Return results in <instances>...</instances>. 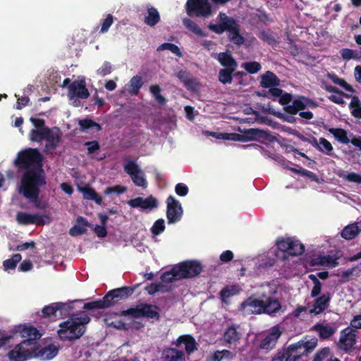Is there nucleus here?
Listing matches in <instances>:
<instances>
[{"label": "nucleus", "mask_w": 361, "mask_h": 361, "mask_svg": "<svg viewBox=\"0 0 361 361\" xmlns=\"http://www.w3.org/2000/svg\"><path fill=\"white\" fill-rule=\"evenodd\" d=\"M14 163L18 169L26 170L22 175L20 185L46 179L42 156L37 149L28 148L19 152Z\"/></svg>", "instance_id": "1"}, {"label": "nucleus", "mask_w": 361, "mask_h": 361, "mask_svg": "<svg viewBox=\"0 0 361 361\" xmlns=\"http://www.w3.org/2000/svg\"><path fill=\"white\" fill-rule=\"evenodd\" d=\"M276 290L269 285L262 286L250 297V312L253 314H273L281 308L277 300H271L270 296Z\"/></svg>", "instance_id": "2"}, {"label": "nucleus", "mask_w": 361, "mask_h": 361, "mask_svg": "<svg viewBox=\"0 0 361 361\" xmlns=\"http://www.w3.org/2000/svg\"><path fill=\"white\" fill-rule=\"evenodd\" d=\"M90 321L87 314L80 317H72L61 322L57 333L61 341H73L80 338L86 330L85 325Z\"/></svg>", "instance_id": "3"}, {"label": "nucleus", "mask_w": 361, "mask_h": 361, "mask_svg": "<svg viewBox=\"0 0 361 361\" xmlns=\"http://www.w3.org/2000/svg\"><path fill=\"white\" fill-rule=\"evenodd\" d=\"M283 332V329L279 325L271 327L267 332L257 334L252 341L253 350L265 353L273 350Z\"/></svg>", "instance_id": "4"}, {"label": "nucleus", "mask_w": 361, "mask_h": 361, "mask_svg": "<svg viewBox=\"0 0 361 361\" xmlns=\"http://www.w3.org/2000/svg\"><path fill=\"white\" fill-rule=\"evenodd\" d=\"M47 184L46 179L42 180L32 181L26 184L20 185L18 192L25 198L33 203L38 209H45L47 207V203L42 202L39 199L41 188Z\"/></svg>", "instance_id": "5"}, {"label": "nucleus", "mask_w": 361, "mask_h": 361, "mask_svg": "<svg viewBox=\"0 0 361 361\" xmlns=\"http://www.w3.org/2000/svg\"><path fill=\"white\" fill-rule=\"evenodd\" d=\"M159 310L157 305L140 303L135 307H131L126 310L121 312V316H131V317L137 318H146L147 319L154 322L158 321L160 319V314L158 312Z\"/></svg>", "instance_id": "6"}, {"label": "nucleus", "mask_w": 361, "mask_h": 361, "mask_svg": "<svg viewBox=\"0 0 361 361\" xmlns=\"http://www.w3.org/2000/svg\"><path fill=\"white\" fill-rule=\"evenodd\" d=\"M185 11L190 17L203 18H207L216 12L209 0H187Z\"/></svg>", "instance_id": "7"}, {"label": "nucleus", "mask_w": 361, "mask_h": 361, "mask_svg": "<svg viewBox=\"0 0 361 361\" xmlns=\"http://www.w3.org/2000/svg\"><path fill=\"white\" fill-rule=\"evenodd\" d=\"M135 288L123 286L109 290L104 297L106 308L117 304L119 301L128 298L134 292Z\"/></svg>", "instance_id": "8"}, {"label": "nucleus", "mask_w": 361, "mask_h": 361, "mask_svg": "<svg viewBox=\"0 0 361 361\" xmlns=\"http://www.w3.org/2000/svg\"><path fill=\"white\" fill-rule=\"evenodd\" d=\"M176 267L181 279L194 278L202 271L201 263L197 260L183 261L176 264Z\"/></svg>", "instance_id": "9"}, {"label": "nucleus", "mask_w": 361, "mask_h": 361, "mask_svg": "<svg viewBox=\"0 0 361 361\" xmlns=\"http://www.w3.org/2000/svg\"><path fill=\"white\" fill-rule=\"evenodd\" d=\"M166 218L169 224H173L180 221L183 210L180 202L173 195H169L166 200Z\"/></svg>", "instance_id": "10"}, {"label": "nucleus", "mask_w": 361, "mask_h": 361, "mask_svg": "<svg viewBox=\"0 0 361 361\" xmlns=\"http://www.w3.org/2000/svg\"><path fill=\"white\" fill-rule=\"evenodd\" d=\"M278 248L290 255H300L305 250L304 245L293 238H283L277 240Z\"/></svg>", "instance_id": "11"}, {"label": "nucleus", "mask_w": 361, "mask_h": 361, "mask_svg": "<svg viewBox=\"0 0 361 361\" xmlns=\"http://www.w3.org/2000/svg\"><path fill=\"white\" fill-rule=\"evenodd\" d=\"M356 342L355 331L351 328H346L341 331L337 345L341 350L345 353H350L355 349Z\"/></svg>", "instance_id": "12"}, {"label": "nucleus", "mask_w": 361, "mask_h": 361, "mask_svg": "<svg viewBox=\"0 0 361 361\" xmlns=\"http://www.w3.org/2000/svg\"><path fill=\"white\" fill-rule=\"evenodd\" d=\"M68 97L71 100L73 99H86L90 97V92L86 87L84 79L74 80L68 86Z\"/></svg>", "instance_id": "13"}, {"label": "nucleus", "mask_w": 361, "mask_h": 361, "mask_svg": "<svg viewBox=\"0 0 361 361\" xmlns=\"http://www.w3.org/2000/svg\"><path fill=\"white\" fill-rule=\"evenodd\" d=\"M26 344L23 341L16 345L14 348L8 353V357L12 361H26L33 358V348H27Z\"/></svg>", "instance_id": "14"}, {"label": "nucleus", "mask_w": 361, "mask_h": 361, "mask_svg": "<svg viewBox=\"0 0 361 361\" xmlns=\"http://www.w3.org/2000/svg\"><path fill=\"white\" fill-rule=\"evenodd\" d=\"M18 331L20 332L22 338H26L23 341V344H26L27 346H34L36 341L39 340L42 336L39 330L32 326L20 325Z\"/></svg>", "instance_id": "15"}, {"label": "nucleus", "mask_w": 361, "mask_h": 361, "mask_svg": "<svg viewBox=\"0 0 361 361\" xmlns=\"http://www.w3.org/2000/svg\"><path fill=\"white\" fill-rule=\"evenodd\" d=\"M317 345V340L312 338L307 341H300L296 343L290 345V349H293L298 359L302 355H307L311 352Z\"/></svg>", "instance_id": "16"}, {"label": "nucleus", "mask_w": 361, "mask_h": 361, "mask_svg": "<svg viewBox=\"0 0 361 361\" xmlns=\"http://www.w3.org/2000/svg\"><path fill=\"white\" fill-rule=\"evenodd\" d=\"M33 352V358L39 357L42 360H48L56 356L59 348L54 344H49L44 348L34 347Z\"/></svg>", "instance_id": "17"}, {"label": "nucleus", "mask_w": 361, "mask_h": 361, "mask_svg": "<svg viewBox=\"0 0 361 361\" xmlns=\"http://www.w3.org/2000/svg\"><path fill=\"white\" fill-rule=\"evenodd\" d=\"M45 216H41L39 214H32L26 212H18L16 215V220L19 224L22 225H44L45 221L44 217Z\"/></svg>", "instance_id": "18"}, {"label": "nucleus", "mask_w": 361, "mask_h": 361, "mask_svg": "<svg viewBox=\"0 0 361 361\" xmlns=\"http://www.w3.org/2000/svg\"><path fill=\"white\" fill-rule=\"evenodd\" d=\"M61 139V135L59 128L56 129V132L49 129V133L47 135L46 137L44 138L46 140V144L44 149V152L46 154H52L59 145Z\"/></svg>", "instance_id": "19"}, {"label": "nucleus", "mask_w": 361, "mask_h": 361, "mask_svg": "<svg viewBox=\"0 0 361 361\" xmlns=\"http://www.w3.org/2000/svg\"><path fill=\"white\" fill-rule=\"evenodd\" d=\"M66 305L63 302H54L49 305H46L42 310V317L51 319H56L57 312H59L60 316H61L62 312L63 310H66Z\"/></svg>", "instance_id": "20"}, {"label": "nucleus", "mask_w": 361, "mask_h": 361, "mask_svg": "<svg viewBox=\"0 0 361 361\" xmlns=\"http://www.w3.org/2000/svg\"><path fill=\"white\" fill-rule=\"evenodd\" d=\"M330 295L329 293L323 294L317 298L311 308L309 309L310 314H319L323 312L328 307L330 301Z\"/></svg>", "instance_id": "21"}, {"label": "nucleus", "mask_w": 361, "mask_h": 361, "mask_svg": "<svg viewBox=\"0 0 361 361\" xmlns=\"http://www.w3.org/2000/svg\"><path fill=\"white\" fill-rule=\"evenodd\" d=\"M162 361H185L183 351L174 348H166L161 353Z\"/></svg>", "instance_id": "22"}, {"label": "nucleus", "mask_w": 361, "mask_h": 361, "mask_svg": "<svg viewBox=\"0 0 361 361\" xmlns=\"http://www.w3.org/2000/svg\"><path fill=\"white\" fill-rule=\"evenodd\" d=\"M173 344L176 346L184 344L185 351L188 354H190L197 349V343L191 335L180 336L175 342H173Z\"/></svg>", "instance_id": "23"}, {"label": "nucleus", "mask_w": 361, "mask_h": 361, "mask_svg": "<svg viewBox=\"0 0 361 361\" xmlns=\"http://www.w3.org/2000/svg\"><path fill=\"white\" fill-rule=\"evenodd\" d=\"M90 226L87 220L83 216H78L76 219V224L69 230V234L71 236H77L84 234L87 232V226Z\"/></svg>", "instance_id": "24"}, {"label": "nucleus", "mask_w": 361, "mask_h": 361, "mask_svg": "<svg viewBox=\"0 0 361 361\" xmlns=\"http://www.w3.org/2000/svg\"><path fill=\"white\" fill-rule=\"evenodd\" d=\"M360 232L361 221L345 226L341 232V236L346 240H351L356 237Z\"/></svg>", "instance_id": "25"}, {"label": "nucleus", "mask_w": 361, "mask_h": 361, "mask_svg": "<svg viewBox=\"0 0 361 361\" xmlns=\"http://www.w3.org/2000/svg\"><path fill=\"white\" fill-rule=\"evenodd\" d=\"M310 101L305 97H298L293 101L292 104L288 105L286 111L290 114H295L309 106Z\"/></svg>", "instance_id": "26"}, {"label": "nucleus", "mask_w": 361, "mask_h": 361, "mask_svg": "<svg viewBox=\"0 0 361 361\" xmlns=\"http://www.w3.org/2000/svg\"><path fill=\"white\" fill-rule=\"evenodd\" d=\"M230 26L226 31H228V37L231 42L235 44L240 45L244 42V38L240 35L238 25L236 21L235 24H228Z\"/></svg>", "instance_id": "27"}, {"label": "nucleus", "mask_w": 361, "mask_h": 361, "mask_svg": "<svg viewBox=\"0 0 361 361\" xmlns=\"http://www.w3.org/2000/svg\"><path fill=\"white\" fill-rule=\"evenodd\" d=\"M79 190L82 193L84 199L92 200L99 205L102 204V197L92 188L86 185L82 188H79Z\"/></svg>", "instance_id": "28"}, {"label": "nucleus", "mask_w": 361, "mask_h": 361, "mask_svg": "<svg viewBox=\"0 0 361 361\" xmlns=\"http://www.w3.org/2000/svg\"><path fill=\"white\" fill-rule=\"evenodd\" d=\"M160 20L161 18L158 10L153 6L148 7L147 15L144 18V23L150 27H154Z\"/></svg>", "instance_id": "29"}, {"label": "nucleus", "mask_w": 361, "mask_h": 361, "mask_svg": "<svg viewBox=\"0 0 361 361\" xmlns=\"http://www.w3.org/2000/svg\"><path fill=\"white\" fill-rule=\"evenodd\" d=\"M338 259L331 256H318L312 260V265H322L329 268L338 265Z\"/></svg>", "instance_id": "30"}, {"label": "nucleus", "mask_w": 361, "mask_h": 361, "mask_svg": "<svg viewBox=\"0 0 361 361\" xmlns=\"http://www.w3.org/2000/svg\"><path fill=\"white\" fill-rule=\"evenodd\" d=\"M177 77L184 84V86L186 88L195 90L197 85V80L192 77L188 71L185 70H181L178 73Z\"/></svg>", "instance_id": "31"}, {"label": "nucleus", "mask_w": 361, "mask_h": 361, "mask_svg": "<svg viewBox=\"0 0 361 361\" xmlns=\"http://www.w3.org/2000/svg\"><path fill=\"white\" fill-rule=\"evenodd\" d=\"M217 59L225 68H236L238 66L236 61L228 51L219 53Z\"/></svg>", "instance_id": "32"}, {"label": "nucleus", "mask_w": 361, "mask_h": 361, "mask_svg": "<svg viewBox=\"0 0 361 361\" xmlns=\"http://www.w3.org/2000/svg\"><path fill=\"white\" fill-rule=\"evenodd\" d=\"M183 25L194 34L200 37H207V34L203 31L198 25L190 18H185L183 19Z\"/></svg>", "instance_id": "33"}, {"label": "nucleus", "mask_w": 361, "mask_h": 361, "mask_svg": "<svg viewBox=\"0 0 361 361\" xmlns=\"http://www.w3.org/2000/svg\"><path fill=\"white\" fill-rule=\"evenodd\" d=\"M315 329L322 338H328L336 331V329L330 324H317Z\"/></svg>", "instance_id": "34"}, {"label": "nucleus", "mask_w": 361, "mask_h": 361, "mask_svg": "<svg viewBox=\"0 0 361 361\" xmlns=\"http://www.w3.org/2000/svg\"><path fill=\"white\" fill-rule=\"evenodd\" d=\"M176 265L167 271L164 272L161 276V280L163 283H172L175 281L180 280Z\"/></svg>", "instance_id": "35"}, {"label": "nucleus", "mask_w": 361, "mask_h": 361, "mask_svg": "<svg viewBox=\"0 0 361 361\" xmlns=\"http://www.w3.org/2000/svg\"><path fill=\"white\" fill-rule=\"evenodd\" d=\"M247 133V132H245L244 135H241L238 133H212V135L219 140L239 141L242 140L243 137H246Z\"/></svg>", "instance_id": "36"}, {"label": "nucleus", "mask_w": 361, "mask_h": 361, "mask_svg": "<svg viewBox=\"0 0 361 361\" xmlns=\"http://www.w3.org/2000/svg\"><path fill=\"white\" fill-rule=\"evenodd\" d=\"M261 84L263 87H271L279 84V80L273 73L267 71L262 77Z\"/></svg>", "instance_id": "37"}, {"label": "nucleus", "mask_w": 361, "mask_h": 361, "mask_svg": "<svg viewBox=\"0 0 361 361\" xmlns=\"http://www.w3.org/2000/svg\"><path fill=\"white\" fill-rule=\"evenodd\" d=\"M297 356L293 350L290 349V345H289L285 353L278 354L273 358L272 361H297L298 360Z\"/></svg>", "instance_id": "38"}, {"label": "nucleus", "mask_w": 361, "mask_h": 361, "mask_svg": "<svg viewBox=\"0 0 361 361\" xmlns=\"http://www.w3.org/2000/svg\"><path fill=\"white\" fill-rule=\"evenodd\" d=\"M50 128L32 129L30 133V138L32 141L39 142L44 140L46 135L49 133Z\"/></svg>", "instance_id": "39"}, {"label": "nucleus", "mask_w": 361, "mask_h": 361, "mask_svg": "<svg viewBox=\"0 0 361 361\" xmlns=\"http://www.w3.org/2000/svg\"><path fill=\"white\" fill-rule=\"evenodd\" d=\"M149 92L154 98L155 101L160 105H164L166 103V99L161 94V89L158 85H153L149 87Z\"/></svg>", "instance_id": "40"}, {"label": "nucleus", "mask_w": 361, "mask_h": 361, "mask_svg": "<svg viewBox=\"0 0 361 361\" xmlns=\"http://www.w3.org/2000/svg\"><path fill=\"white\" fill-rule=\"evenodd\" d=\"M236 68H223L219 71V80L226 85L231 83L233 80L232 73Z\"/></svg>", "instance_id": "41"}, {"label": "nucleus", "mask_w": 361, "mask_h": 361, "mask_svg": "<svg viewBox=\"0 0 361 361\" xmlns=\"http://www.w3.org/2000/svg\"><path fill=\"white\" fill-rule=\"evenodd\" d=\"M313 145L317 147L319 149L326 154H329L333 150L331 144L325 138L321 137L317 142L316 140L313 142Z\"/></svg>", "instance_id": "42"}, {"label": "nucleus", "mask_w": 361, "mask_h": 361, "mask_svg": "<svg viewBox=\"0 0 361 361\" xmlns=\"http://www.w3.org/2000/svg\"><path fill=\"white\" fill-rule=\"evenodd\" d=\"M238 293L234 286H226L220 291V298L223 302L227 303V300Z\"/></svg>", "instance_id": "43"}, {"label": "nucleus", "mask_w": 361, "mask_h": 361, "mask_svg": "<svg viewBox=\"0 0 361 361\" xmlns=\"http://www.w3.org/2000/svg\"><path fill=\"white\" fill-rule=\"evenodd\" d=\"M329 131L338 140L339 142L347 144L350 142V139L348 137L347 132L341 128H330Z\"/></svg>", "instance_id": "44"}, {"label": "nucleus", "mask_w": 361, "mask_h": 361, "mask_svg": "<svg viewBox=\"0 0 361 361\" xmlns=\"http://www.w3.org/2000/svg\"><path fill=\"white\" fill-rule=\"evenodd\" d=\"M224 338L226 343H232L239 339V334L235 328L231 326L228 328L225 331Z\"/></svg>", "instance_id": "45"}, {"label": "nucleus", "mask_w": 361, "mask_h": 361, "mask_svg": "<svg viewBox=\"0 0 361 361\" xmlns=\"http://www.w3.org/2000/svg\"><path fill=\"white\" fill-rule=\"evenodd\" d=\"M78 125L80 126V130L82 131H85L92 128H96L97 131L101 130L100 125L90 118L80 120L78 122Z\"/></svg>", "instance_id": "46"}, {"label": "nucleus", "mask_w": 361, "mask_h": 361, "mask_svg": "<svg viewBox=\"0 0 361 361\" xmlns=\"http://www.w3.org/2000/svg\"><path fill=\"white\" fill-rule=\"evenodd\" d=\"M158 207L157 200L152 195L148 196L147 198L142 197L141 209H153Z\"/></svg>", "instance_id": "47"}, {"label": "nucleus", "mask_w": 361, "mask_h": 361, "mask_svg": "<svg viewBox=\"0 0 361 361\" xmlns=\"http://www.w3.org/2000/svg\"><path fill=\"white\" fill-rule=\"evenodd\" d=\"M169 50L177 56H182V53L180 48L175 44L165 42L159 45L157 48V51Z\"/></svg>", "instance_id": "48"}, {"label": "nucleus", "mask_w": 361, "mask_h": 361, "mask_svg": "<svg viewBox=\"0 0 361 361\" xmlns=\"http://www.w3.org/2000/svg\"><path fill=\"white\" fill-rule=\"evenodd\" d=\"M349 106L352 110V114L356 118H361V104L358 97H353L351 99Z\"/></svg>", "instance_id": "49"}, {"label": "nucleus", "mask_w": 361, "mask_h": 361, "mask_svg": "<svg viewBox=\"0 0 361 361\" xmlns=\"http://www.w3.org/2000/svg\"><path fill=\"white\" fill-rule=\"evenodd\" d=\"M130 178L136 186L142 187V188H147V182L142 170L139 173H135L133 176H130Z\"/></svg>", "instance_id": "50"}, {"label": "nucleus", "mask_w": 361, "mask_h": 361, "mask_svg": "<svg viewBox=\"0 0 361 361\" xmlns=\"http://www.w3.org/2000/svg\"><path fill=\"white\" fill-rule=\"evenodd\" d=\"M22 257L20 254H15L11 258L5 260L3 263L5 270L14 269L17 264L21 260Z\"/></svg>", "instance_id": "51"}, {"label": "nucleus", "mask_w": 361, "mask_h": 361, "mask_svg": "<svg viewBox=\"0 0 361 361\" xmlns=\"http://www.w3.org/2000/svg\"><path fill=\"white\" fill-rule=\"evenodd\" d=\"M166 228L165 222L163 219L157 220L150 228L153 236H157L164 231Z\"/></svg>", "instance_id": "52"}, {"label": "nucleus", "mask_w": 361, "mask_h": 361, "mask_svg": "<svg viewBox=\"0 0 361 361\" xmlns=\"http://www.w3.org/2000/svg\"><path fill=\"white\" fill-rule=\"evenodd\" d=\"M330 357H334L331 355L330 348L326 347L319 350L314 355L312 361H325L326 360L328 361Z\"/></svg>", "instance_id": "53"}, {"label": "nucleus", "mask_w": 361, "mask_h": 361, "mask_svg": "<svg viewBox=\"0 0 361 361\" xmlns=\"http://www.w3.org/2000/svg\"><path fill=\"white\" fill-rule=\"evenodd\" d=\"M338 176L351 183H355L358 184H361V175L352 172L348 174H345L343 171H341L338 173Z\"/></svg>", "instance_id": "54"}, {"label": "nucleus", "mask_w": 361, "mask_h": 361, "mask_svg": "<svg viewBox=\"0 0 361 361\" xmlns=\"http://www.w3.org/2000/svg\"><path fill=\"white\" fill-rule=\"evenodd\" d=\"M123 169L125 172L130 176H133V175L141 171L140 166L133 160H128L123 166Z\"/></svg>", "instance_id": "55"}, {"label": "nucleus", "mask_w": 361, "mask_h": 361, "mask_svg": "<svg viewBox=\"0 0 361 361\" xmlns=\"http://www.w3.org/2000/svg\"><path fill=\"white\" fill-rule=\"evenodd\" d=\"M130 85L132 93L137 94L142 86V78L138 75L133 76L130 80Z\"/></svg>", "instance_id": "56"}, {"label": "nucleus", "mask_w": 361, "mask_h": 361, "mask_svg": "<svg viewBox=\"0 0 361 361\" xmlns=\"http://www.w3.org/2000/svg\"><path fill=\"white\" fill-rule=\"evenodd\" d=\"M83 308L85 310H96L106 308L104 300L99 299L94 301L86 302L84 304Z\"/></svg>", "instance_id": "57"}, {"label": "nucleus", "mask_w": 361, "mask_h": 361, "mask_svg": "<svg viewBox=\"0 0 361 361\" xmlns=\"http://www.w3.org/2000/svg\"><path fill=\"white\" fill-rule=\"evenodd\" d=\"M229 27L230 26L228 24H226V22H223L222 23L219 24L210 23L208 25V28L210 30L219 35L222 34L224 32L226 31V29H228Z\"/></svg>", "instance_id": "58"}, {"label": "nucleus", "mask_w": 361, "mask_h": 361, "mask_svg": "<svg viewBox=\"0 0 361 361\" xmlns=\"http://www.w3.org/2000/svg\"><path fill=\"white\" fill-rule=\"evenodd\" d=\"M126 190H127V188L126 187L120 185H114L112 187H107L104 190V194L106 195H111L113 193L120 195V194L124 193Z\"/></svg>", "instance_id": "59"}, {"label": "nucleus", "mask_w": 361, "mask_h": 361, "mask_svg": "<svg viewBox=\"0 0 361 361\" xmlns=\"http://www.w3.org/2000/svg\"><path fill=\"white\" fill-rule=\"evenodd\" d=\"M328 77L336 84L343 87L345 90L348 91V92H352L353 91V89L352 87H350V85H349L348 84H347V82L341 79V78H338L336 75H331V74H329L328 75Z\"/></svg>", "instance_id": "60"}, {"label": "nucleus", "mask_w": 361, "mask_h": 361, "mask_svg": "<svg viewBox=\"0 0 361 361\" xmlns=\"http://www.w3.org/2000/svg\"><path fill=\"white\" fill-rule=\"evenodd\" d=\"M114 23V16L108 14L105 19L102 20L100 33H106Z\"/></svg>", "instance_id": "61"}, {"label": "nucleus", "mask_w": 361, "mask_h": 361, "mask_svg": "<svg viewBox=\"0 0 361 361\" xmlns=\"http://www.w3.org/2000/svg\"><path fill=\"white\" fill-rule=\"evenodd\" d=\"M112 71V67L109 62L105 61L102 66L97 70V75L102 77L110 74Z\"/></svg>", "instance_id": "62"}, {"label": "nucleus", "mask_w": 361, "mask_h": 361, "mask_svg": "<svg viewBox=\"0 0 361 361\" xmlns=\"http://www.w3.org/2000/svg\"><path fill=\"white\" fill-rule=\"evenodd\" d=\"M188 191H189V189H188V186L184 183H179L176 184V185L175 187L176 193L178 195L181 196V197H184V196L187 195L188 193Z\"/></svg>", "instance_id": "63"}, {"label": "nucleus", "mask_w": 361, "mask_h": 361, "mask_svg": "<svg viewBox=\"0 0 361 361\" xmlns=\"http://www.w3.org/2000/svg\"><path fill=\"white\" fill-rule=\"evenodd\" d=\"M164 286L159 283H152L145 288V290L149 295H154V293L161 291Z\"/></svg>", "instance_id": "64"}]
</instances>
